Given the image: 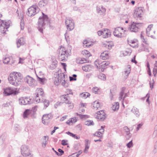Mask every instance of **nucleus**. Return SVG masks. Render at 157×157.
<instances>
[{"label": "nucleus", "mask_w": 157, "mask_h": 157, "mask_svg": "<svg viewBox=\"0 0 157 157\" xmlns=\"http://www.w3.org/2000/svg\"><path fill=\"white\" fill-rule=\"evenodd\" d=\"M22 78L21 73L13 72L10 74L8 80L10 84L17 86L21 84Z\"/></svg>", "instance_id": "1"}, {"label": "nucleus", "mask_w": 157, "mask_h": 157, "mask_svg": "<svg viewBox=\"0 0 157 157\" xmlns=\"http://www.w3.org/2000/svg\"><path fill=\"white\" fill-rule=\"evenodd\" d=\"M56 73V75H57L58 76L55 77L54 81L55 84L56 86H58L60 82H61L62 85L64 86L65 87H67L68 84L65 81V75L64 73H61V71H59Z\"/></svg>", "instance_id": "2"}, {"label": "nucleus", "mask_w": 157, "mask_h": 157, "mask_svg": "<svg viewBox=\"0 0 157 157\" xmlns=\"http://www.w3.org/2000/svg\"><path fill=\"white\" fill-rule=\"evenodd\" d=\"M58 59L60 61L65 62L67 60L69 55H70V52H68L64 47H61L58 50Z\"/></svg>", "instance_id": "3"}, {"label": "nucleus", "mask_w": 157, "mask_h": 157, "mask_svg": "<svg viewBox=\"0 0 157 157\" xmlns=\"http://www.w3.org/2000/svg\"><path fill=\"white\" fill-rule=\"evenodd\" d=\"M42 16L40 17L38 19V29L41 33H43V28L45 24L49 22V18L47 15L42 12Z\"/></svg>", "instance_id": "4"}, {"label": "nucleus", "mask_w": 157, "mask_h": 157, "mask_svg": "<svg viewBox=\"0 0 157 157\" xmlns=\"http://www.w3.org/2000/svg\"><path fill=\"white\" fill-rule=\"evenodd\" d=\"M38 11V6L36 5H33L28 9L26 14L29 16L32 17L36 14Z\"/></svg>", "instance_id": "5"}, {"label": "nucleus", "mask_w": 157, "mask_h": 157, "mask_svg": "<svg viewBox=\"0 0 157 157\" xmlns=\"http://www.w3.org/2000/svg\"><path fill=\"white\" fill-rule=\"evenodd\" d=\"M36 94L35 97V100L36 102L39 103L41 101V100L44 98V93L43 90L41 88L38 89L36 90Z\"/></svg>", "instance_id": "6"}, {"label": "nucleus", "mask_w": 157, "mask_h": 157, "mask_svg": "<svg viewBox=\"0 0 157 157\" xmlns=\"http://www.w3.org/2000/svg\"><path fill=\"white\" fill-rule=\"evenodd\" d=\"M65 23L68 30L71 31L74 28V23L71 18H68L65 20Z\"/></svg>", "instance_id": "7"}, {"label": "nucleus", "mask_w": 157, "mask_h": 157, "mask_svg": "<svg viewBox=\"0 0 157 157\" xmlns=\"http://www.w3.org/2000/svg\"><path fill=\"white\" fill-rule=\"evenodd\" d=\"M25 82L29 84L30 86L32 87L34 86H36V81L32 77L28 75L24 78Z\"/></svg>", "instance_id": "8"}, {"label": "nucleus", "mask_w": 157, "mask_h": 157, "mask_svg": "<svg viewBox=\"0 0 157 157\" xmlns=\"http://www.w3.org/2000/svg\"><path fill=\"white\" fill-rule=\"evenodd\" d=\"M21 152L24 156H27L30 155V151L28 147L25 145H22L21 147Z\"/></svg>", "instance_id": "9"}, {"label": "nucleus", "mask_w": 157, "mask_h": 157, "mask_svg": "<svg viewBox=\"0 0 157 157\" xmlns=\"http://www.w3.org/2000/svg\"><path fill=\"white\" fill-rule=\"evenodd\" d=\"M60 98L63 103H65L66 104L68 105L71 104V101H70V97L68 96V94H66L61 95Z\"/></svg>", "instance_id": "10"}, {"label": "nucleus", "mask_w": 157, "mask_h": 157, "mask_svg": "<svg viewBox=\"0 0 157 157\" xmlns=\"http://www.w3.org/2000/svg\"><path fill=\"white\" fill-rule=\"evenodd\" d=\"M96 118L101 121H104L106 117L105 113L103 110L97 112Z\"/></svg>", "instance_id": "11"}, {"label": "nucleus", "mask_w": 157, "mask_h": 157, "mask_svg": "<svg viewBox=\"0 0 157 157\" xmlns=\"http://www.w3.org/2000/svg\"><path fill=\"white\" fill-rule=\"evenodd\" d=\"M96 10L99 15L104 16L105 14L106 9L103 6H97Z\"/></svg>", "instance_id": "12"}, {"label": "nucleus", "mask_w": 157, "mask_h": 157, "mask_svg": "<svg viewBox=\"0 0 157 157\" xmlns=\"http://www.w3.org/2000/svg\"><path fill=\"white\" fill-rule=\"evenodd\" d=\"M143 12V10L141 8H136L135 10L133 13V16L135 18L141 17V14Z\"/></svg>", "instance_id": "13"}, {"label": "nucleus", "mask_w": 157, "mask_h": 157, "mask_svg": "<svg viewBox=\"0 0 157 157\" xmlns=\"http://www.w3.org/2000/svg\"><path fill=\"white\" fill-rule=\"evenodd\" d=\"M28 99H29L28 98H21L19 99V103L21 105H26L28 104H30V101L28 100Z\"/></svg>", "instance_id": "14"}, {"label": "nucleus", "mask_w": 157, "mask_h": 157, "mask_svg": "<svg viewBox=\"0 0 157 157\" xmlns=\"http://www.w3.org/2000/svg\"><path fill=\"white\" fill-rule=\"evenodd\" d=\"M0 34L1 35H5L6 34V32L5 31V27L2 25L4 24V21L0 19Z\"/></svg>", "instance_id": "15"}, {"label": "nucleus", "mask_w": 157, "mask_h": 157, "mask_svg": "<svg viewBox=\"0 0 157 157\" xmlns=\"http://www.w3.org/2000/svg\"><path fill=\"white\" fill-rule=\"evenodd\" d=\"M134 24H132L130 27V29L131 32H136L138 31V28L136 26V25L140 23H134Z\"/></svg>", "instance_id": "16"}, {"label": "nucleus", "mask_w": 157, "mask_h": 157, "mask_svg": "<svg viewBox=\"0 0 157 157\" xmlns=\"http://www.w3.org/2000/svg\"><path fill=\"white\" fill-rule=\"evenodd\" d=\"M85 147L84 150V152L87 153L88 151V150L89 148L90 145V141L86 139L85 140Z\"/></svg>", "instance_id": "17"}, {"label": "nucleus", "mask_w": 157, "mask_h": 157, "mask_svg": "<svg viewBox=\"0 0 157 157\" xmlns=\"http://www.w3.org/2000/svg\"><path fill=\"white\" fill-rule=\"evenodd\" d=\"M25 43L24 38L23 37H21L17 41V47L18 48H19L21 46L24 45Z\"/></svg>", "instance_id": "18"}, {"label": "nucleus", "mask_w": 157, "mask_h": 157, "mask_svg": "<svg viewBox=\"0 0 157 157\" xmlns=\"http://www.w3.org/2000/svg\"><path fill=\"white\" fill-rule=\"evenodd\" d=\"M111 33L110 30L108 29H105L103 33V37L107 38L110 36Z\"/></svg>", "instance_id": "19"}, {"label": "nucleus", "mask_w": 157, "mask_h": 157, "mask_svg": "<svg viewBox=\"0 0 157 157\" xmlns=\"http://www.w3.org/2000/svg\"><path fill=\"white\" fill-rule=\"evenodd\" d=\"M131 111L134 113L136 117H139L140 113L139 112V109L136 107L133 106L131 110Z\"/></svg>", "instance_id": "20"}, {"label": "nucleus", "mask_w": 157, "mask_h": 157, "mask_svg": "<svg viewBox=\"0 0 157 157\" xmlns=\"http://www.w3.org/2000/svg\"><path fill=\"white\" fill-rule=\"evenodd\" d=\"M53 116L51 113L44 115L42 117V121L46 120H48L49 119H51L53 118Z\"/></svg>", "instance_id": "21"}, {"label": "nucleus", "mask_w": 157, "mask_h": 157, "mask_svg": "<svg viewBox=\"0 0 157 157\" xmlns=\"http://www.w3.org/2000/svg\"><path fill=\"white\" fill-rule=\"evenodd\" d=\"M11 89L10 87L6 88L4 90L3 94L5 96H9L11 95Z\"/></svg>", "instance_id": "22"}, {"label": "nucleus", "mask_w": 157, "mask_h": 157, "mask_svg": "<svg viewBox=\"0 0 157 157\" xmlns=\"http://www.w3.org/2000/svg\"><path fill=\"white\" fill-rule=\"evenodd\" d=\"M82 69L85 71H90L92 69V66L90 65H86L83 66Z\"/></svg>", "instance_id": "23"}, {"label": "nucleus", "mask_w": 157, "mask_h": 157, "mask_svg": "<svg viewBox=\"0 0 157 157\" xmlns=\"http://www.w3.org/2000/svg\"><path fill=\"white\" fill-rule=\"evenodd\" d=\"M104 63H102V61H101L100 63V64H98L99 65L98 68L99 71L101 72H103L104 70L107 68V67H105L104 66Z\"/></svg>", "instance_id": "24"}, {"label": "nucleus", "mask_w": 157, "mask_h": 157, "mask_svg": "<svg viewBox=\"0 0 157 157\" xmlns=\"http://www.w3.org/2000/svg\"><path fill=\"white\" fill-rule=\"evenodd\" d=\"M109 57L108 54L105 51L102 53L100 56V59L103 60L108 59Z\"/></svg>", "instance_id": "25"}, {"label": "nucleus", "mask_w": 157, "mask_h": 157, "mask_svg": "<svg viewBox=\"0 0 157 157\" xmlns=\"http://www.w3.org/2000/svg\"><path fill=\"white\" fill-rule=\"evenodd\" d=\"M40 102H43L44 105V108L45 109L49 105V100L44 99V98H42Z\"/></svg>", "instance_id": "26"}, {"label": "nucleus", "mask_w": 157, "mask_h": 157, "mask_svg": "<svg viewBox=\"0 0 157 157\" xmlns=\"http://www.w3.org/2000/svg\"><path fill=\"white\" fill-rule=\"evenodd\" d=\"M138 40L137 39H134L133 40H129L128 39L127 40V42L128 44L131 47L135 48L136 47L135 45H132V44H134L137 42Z\"/></svg>", "instance_id": "27"}, {"label": "nucleus", "mask_w": 157, "mask_h": 157, "mask_svg": "<svg viewBox=\"0 0 157 157\" xmlns=\"http://www.w3.org/2000/svg\"><path fill=\"white\" fill-rule=\"evenodd\" d=\"M124 131L126 132V135L128 136V139L132 136V134L130 132L129 129L127 126H124L123 128Z\"/></svg>", "instance_id": "28"}, {"label": "nucleus", "mask_w": 157, "mask_h": 157, "mask_svg": "<svg viewBox=\"0 0 157 157\" xmlns=\"http://www.w3.org/2000/svg\"><path fill=\"white\" fill-rule=\"evenodd\" d=\"M48 2L47 0H42L39 2V5L40 7H42L47 5Z\"/></svg>", "instance_id": "29"}, {"label": "nucleus", "mask_w": 157, "mask_h": 157, "mask_svg": "<svg viewBox=\"0 0 157 157\" xmlns=\"http://www.w3.org/2000/svg\"><path fill=\"white\" fill-rule=\"evenodd\" d=\"M31 111L30 109H26L24 112L23 116V117L24 118L27 117L30 114H31Z\"/></svg>", "instance_id": "30"}, {"label": "nucleus", "mask_w": 157, "mask_h": 157, "mask_svg": "<svg viewBox=\"0 0 157 157\" xmlns=\"http://www.w3.org/2000/svg\"><path fill=\"white\" fill-rule=\"evenodd\" d=\"M119 107V104L118 102H116L114 103L113 105L112 108L113 110L115 111L118 110Z\"/></svg>", "instance_id": "31"}, {"label": "nucleus", "mask_w": 157, "mask_h": 157, "mask_svg": "<svg viewBox=\"0 0 157 157\" xmlns=\"http://www.w3.org/2000/svg\"><path fill=\"white\" fill-rule=\"evenodd\" d=\"M93 108L95 109H98L100 107V103L98 101H94L93 104Z\"/></svg>", "instance_id": "32"}, {"label": "nucleus", "mask_w": 157, "mask_h": 157, "mask_svg": "<svg viewBox=\"0 0 157 157\" xmlns=\"http://www.w3.org/2000/svg\"><path fill=\"white\" fill-rule=\"evenodd\" d=\"M83 46L84 47H90L92 45L91 44H90L86 40H84L83 41Z\"/></svg>", "instance_id": "33"}, {"label": "nucleus", "mask_w": 157, "mask_h": 157, "mask_svg": "<svg viewBox=\"0 0 157 157\" xmlns=\"http://www.w3.org/2000/svg\"><path fill=\"white\" fill-rule=\"evenodd\" d=\"M98 77L99 79L104 81L106 79L105 75L103 73H100L98 75Z\"/></svg>", "instance_id": "34"}, {"label": "nucleus", "mask_w": 157, "mask_h": 157, "mask_svg": "<svg viewBox=\"0 0 157 157\" xmlns=\"http://www.w3.org/2000/svg\"><path fill=\"white\" fill-rule=\"evenodd\" d=\"M130 68L131 67L130 65H128V69L124 71V74L126 75V78L128 76V75L130 72Z\"/></svg>", "instance_id": "35"}, {"label": "nucleus", "mask_w": 157, "mask_h": 157, "mask_svg": "<svg viewBox=\"0 0 157 157\" xmlns=\"http://www.w3.org/2000/svg\"><path fill=\"white\" fill-rule=\"evenodd\" d=\"M123 28L122 27H118L115 29L114 31L113 32V34H118L120 33V30H123Z\"/></svg>", "instance_id": "36"}, {"label": "nucleus", "mask_w": 157, "mask_h": 157, "mask_svg": "<svg viewBox=\"0 0 157 157\" xmlns=\"http://www.w3.org/2000/svg\"><path fill=\"white\" fill-rule=\"evenodd\" d=\"M82 54L84 55H85L87 57H89L91 56L90 53L88 51L84 50L82 52Z\"/></svg>", "instance_id": "37"}, {"label": "nucleus", "mask_w": 157, "mask_h": 157, "mask_svg": "<svg viewBox=\"0 0 157 157\" xmlns=\"http://www.w3.org/2000/svg\"><path fill=\"white\" fill-rule=\"evenodd\" d=\"M93 92L95 94H99L100 93L99 89L96 87H94L92 89Z\"/></svg>", "instance_id": "38"}, {"label": "nucleus", "mask_w": 157, "mask_h": 157, "mask_svg": "<svg viewBox=\"0 0 157 157\" xmlns=\"http://www.w3.org/2000/svg\"><path fill=\"white\" fill-rule=\"evenodd\" d=\"M2 25L5 26V27L6 29H7L10 27V21H4V24H2Z\"/></svg>", "instance_id": "39"}, {"label": "nucleus", "mask_w": 157, "mask_h": 157, "mask_svg": "<svg viewBox=\"0 0 157 157\" xmlns=\"http://www.w3.org/2000/svg\"><path fill=\"white\" fill-rule=\"evenodd\" d=\"M90 95V94L88 93H83L80 94V96L81 97H84L85 98H86L87 97H89Z\"/></svg>", "instance_id": "40"}, {"label": "nucleus", "mask_w": 157, "mask_h": 157, "mask_svg": "<svg viewBox=\"0 0 157 157\" xmlns=\"http://www.w3.org/2000/svg\"><path fill=\"white\" fill-rule=\"evenodd\" d=\"M37 106H35L33 107L31 110H30L32 114H34L35 113L37 110Z\"/></svg>", "instance_id": "41"}, {"label": "nucleus", "mask_w": 157, "mask_h": 157, "mask_svg": "<svg viewBox=\"0 0 157 157\" xmlns=\"http://www.w3.org/2000/svg\"><path fill=\"white\" fill-rule=\"evenodd\" d=\"M94 124V123L93 121L90 120L87 121L85 122V124L86 125L90 126L93 125Z\"/></svg>", "instance_id": "42"}, {"label": "nucleus", "mask_w": 157, "mask_h": 157, "mask_svg": "<svg viewBox=\"0 0 157 157\" xmlns=\"http://www.w3.org/2000/svg\"><path fill=\"white\" fill-rule=\"evenodd\" d=\"M101 60L98 59H97L94 62V64L96 66V67L97 69L98 68L99 65H98V64H100Z\"/></svg>", "instance_id": "43"}, {"label": "nucleus", "mask_w": 157, "mask_h": 157, "mask_svg": "<svg viewBox=\"0 0 157 157\" xmlns=\"http://www.w3.org/2000/svg\"><path fill=\"white\" fill-rule=\"evenodd\" d=\"M37 80L39 81L40 82V83L42 84H44V78H41L39 77L38 76H37Z\"/></svg>", "instance_id": "44"}, {"label": "nucleus", "mask_w": 157, "mask_h": 157, "mask_svg": "<svg viewBox=\"0 0 157 157\" xmlns=\"http://www.w3.org/2000/svg\"><path fill=\"white\" fill-rule=\"evenodd\" d=\"M20 25H21V29H24V20L23 19V17H22V18L21 20V21L20 22Z\"/></svg>", "instance_id": "45"}, {"label": "nucleus", "mask_w": 157, "mask_h": 157, "mask_svg": "<svg viewBox=\"0 0 157 157\" xmlns=\"http://www.w3.org/2000/svg\"><path fill=\"white\" fill-rule=\"evenodd\" d=\"M44 139H45V141L43 142V143H42V144H43V147H45L46 146V141H47V140H46V138H47V140L48 139V136H44Z\"/></svg>", "instance_id": "46"}, {"label": "nucleus", "mask_w": 157, "mask_h": 157, "mask_svg": "<svg viewBox=\"0 0 157 157\" xmlns=\"http://www.w3.org/2000/svg\"><path fill=\"white\" fill-rule=\"evenodd\" d=\"M133 145L132 140L130 141L127 144L126 146L128 148H130L132 147Z\"/></svg>", "instance_id": "47"}, {"label": "nucleus", "mask_w": 157, "mask_h": 157, "mask_svg": "<svg viewBox=\"0 0 157 157\" xmlns=\"http://www.w3.org/2000/svg\"><path fill=\"white\" fill-rule=\"evenodd\" d=\"M10 61V59L9 57H5L3 59V63L5 64H8Z\"/></svg>", "instance_id": "48"}, {"label": "nucleus", "mask_w": 157, "mask_h": 157, "mask_svg": "<svg viewBox=\"0 0 157 157\" xmlns=\"http://www.w3.org/2000/svg\"><path fill=\"white\" fill-rule=\"evenodd\" d=\"M143 45L144 48L142 49H143V50L145 52H149V51L148 47L146 46L145 45H144L143 44Z\"/></svg>", "instance_id": "49"}, {"label": "nucleus", "mask_w": 157, "mask_h": 157, "mask_svg": "<svg viewBox=\"0 0 157 157\" xmlns=\"http://www.w3.org/2000/svg\"><path fill=\"white\" fill-rule=\"evenodd\" d=\"M143 122H141L140 123L138 124L137 125V126L136 128V131H138L139 129L141 128V127L143 124Z\"/></svg>", "instance_id": "50"}, {"label": "nucleus", "mask_w": 157, "mask_h": 157, "mask_svg": "<svg viewBox=\"0 0 157 157\" xmlns=\"http://www.w3.org/2000/svg\"><path fill=\"white\" fill-rule=\"evenodd\" d=\"M58 151L60 153H59L58 156H61L63 154H64V151L60 148H59L58 149Z\"/></svg>", "instance_id": "51"}, {"label": "nucleus", "mask_w": 157, "mask_h": 157, "mask_svg": "<svg viewBox=\"0 0 157 157\" xmlns=\"http://www.w3.org/2000/svg\"><path fill=\"white\" fill-rule=\"evenodd\" d=\"M80 146V144L77 143L74 145V148L75 150H77L78 149L79 147Z\"/></svg>", "instance_id": "52"}, {"label": "nucleus", "mask_w": 157, "mask_h": 157, "mask_svg": "<svg viewBox=\"0 0 157 157\" xmlns=\"http://www.w3.org/2000/svg\"><path fill=\"white\" fill-rule=\"evenodd\" d=\"M18 93V92L16 90H12L11 89V95L12 94H13L14 95H15L17 94Z\"/></svg>", "instance_id": "53"}, {"label": "nucleus", "mask_w": 157, "mask_h": 157, "mask_svg": "<svg viewBox=\"0 0 157 157\" xmlns=\"http://www.w3.org/2000/svg\"><path fill=\"white\" fill-rule=\"evenodd\" d=\"M153 24H151L149 25L146 29V32L150 31L151 30V28L153 27Z\"/></svg>", "instance_id": "54"}, {"label": "nucleus", "mask_w": 157, "mask_h": 157, "mask_svg": "<svg viewBox=\"0 0 157 157\" xmlns=\"http://www.w3.org/2000/svg\"><path fill=\"white\" fill-rule=\"evenodd\" d=\"M102 63H104V66L105 67H107V66H108L110 63L109 61H102Z\"/></svg>", "instance_id": "55"}, {"label": "nucleus", "mask_w": 157, "mask_h": 157, "mask_svg": "<svg viewBox=\"0 0 157 157\" xmlns=\"http://www.w3.org/2000/svg\"><path fill=\"white\" fill-rule=\"evenodd\" d=\"M153 72L154 76L155 77L157 73V68L154 67L153 70Z\"/></svg>", "instance_id": "56"}, {"label": "nucleus", "mask_w": 157, "mask_h": 157, "mask_svg": "<svg viewBox=\"0 0 157 157\" xmlns=\"http://www.w3.org/2000/svg\"><path fill=\"white\" fill-rule=\"evenodd\" d=\"M101 134L99 133V132H96L94 134V135L95 136L99 137L101 138V137H102V135H101Z\"/></svg>", "instance_id": "57"}, {"label": "nucleus", "mask_w": 157, "mask_h": 157, "mask_svg": "<svg viewBox=\"0 0 157 157\" xmlns=\"http://www.w3.org/2000/svg\"><path fill=\"white\" fill-rule=\"evenodd\" d=\"M124 93H122V92H120V97H119V99L120 100H121V99L123 100V96L124 95Z\"/></svg>", "instance_id": "58"}, {"label": "nucleus", "mask_w": 157, "mask_h": 157, "mask_svg": "<svg viewBox=\"0 0 157 157\" xmlns=\"http://www.w3.org/2000/svg\"><path fill=\"white\" fill-rule=\"evenodd\" d=\"M67 141V140H63L62 141L61 144L63 146H65L67 144L66 143Z\"/></svg>", "instance_id": "59"}, {"label": "nucleus", "mask_w": 157, "mask_h": 157, "mask_svg": "<svg viewBox=\"0 0 157 157\" xmlns=\"http://www.w3.org/2000/svg\"><path fill=\"white\" fill-rule=\"evenodd\" d=\"M77 121V120L75 117L71 119V123L75 122Z\"/></svg>", "instance_id": "60"}, {"label": "nucleus", "mask_w": 157, "mask_h": 157, "mask_svg": "<svg viewBox=\"0 0 157 157\" xmlns=\"http://www.w3.org/2000/svg\"><path fill=\"white\" fill-rule=\"evenodd\" d=\"M153 151L155 153H156L157 152V141L155 143V149Z\"/></svg>", "instance_id": "61"}, {"label": "nucleus", "mask_w": 157, "mask_h": 157, "mask_svg": "<svg viewBox=\"0 0 157 157\" xmlns=\"http://www.w3.org/2000/svg\"><path fill=\"white\" fill-rule=\"evenodd\" d=\"M114 35L118 38H121L122 37L121 33H120L118 34H113Z\"/></svg>", "instance_id": "62"}, {"label": "nucleus", "mask_w": 157, "mask_h": 157, "mask_svg": "<svg viewBox=\"0 0 157 157\" xmlns=\"http://www.w3.org/2000/svg\"><path fill=\"white\" fill-rule=\"evenodd\" d=\"M87 115H80V117L81 119H85L87 117Z\"/></svg>", "instance_id": "63"}, {"label": "nucleus", "mask_w": 157, "mask_h": 157, "mask_svg": "<svg viewBox=\"0 0 157 157\" xmlns=\"http://www.w3.org/2000/svg\"><path fill=\"white\" fill-rule=\"evenodd\" d=\"M92 74L91 73H88L86 75V78H89L92 75Z\"/></svg>", "instance_id": "64"}]
</instances>
